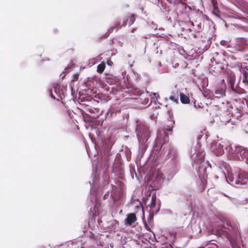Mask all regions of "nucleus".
I'll return each instance as SVG.
<instances>
[{
	"label": "nucleus",
	"instance_id": "nucleus-1",
	"mask_svg": "<svg viewBox=\"0 0 248 248\" xmlns=\"http://www.w3.org/2000/svg\"><path fill=\"white\" fill-rule=\"evenodd\" d=\"M215 177L216 179L225 180L228 183L235 187L248 186V173L247 172L232 173L228 171L226 175L221 168H218Z\"/></svg>",
	"mask_w": 248,
	"mask_h": 248
},
{
	"label": "nucleus",
	"instance_id": "nucleus-2",
	"mask_svg": "<svg viewBox=\"0 0 248 248\" xmlns=\"http://www.w3.org/2000/svg\"><path fill=\"white\" fill-rule=\"evenodd\" d=\"M218 233L222 234L225 233L227 238L232 248H237L240 247L243 242L242 237L246 238L248 236V227L245 230V232L248 233V235L243 234L241 235L239 230L236 224H231L226 222L222 226L218 229Z\"/></svg>",
	"mask_w": 248,
	"mask_h": 248
},
{
	"label": "nucleus",
	"instance_id": "nucleus-3",
	"mask_svg": "<svg viewBox=\"0 0 248 248\" xmlns=\"http://www.w3.org/2000/svg\"><path fill=\"white\" fill-rule=\"evenodd\" d=\"M136 132L139 143L138 157L140 159L143 156L150 142V133L146 124L138 122Z\"/></svg>",
	"mask_w": 248,
	"mask_h": 248
},
{
	"label": "nucleus",
	"instance_id": "nucleus-4",
	"mask_svg": "<svg viewBox=\"0 0 248 248\" xmlns=\"http://www.w3.org/2000/svg\"><path fill=\"white\" fill-rule=\"evenodd\" d=\"M167 131H172L171 127L160 128L157 131L156 138L155 140V145L160 149L162 146L165 143L169 141V136L166 133Z\"/></svg>",
	"mask_w": 248,
	"mask_h": 248
},
{
	"label": "nucleus",
	"instance_id": "nucleus-5",
	"mask_svg": "<svg viewBox=\"0 0 248 248\" xmlns=\"http://www.w3.org/2000/svg\"><path fill=\"white\" fill-rule=\"evenodd\" d=\"M190 159L192 161V165L196 170L198 168L199 169V171H201V170L203 171L205 170V168H202V164L204 161V155L199 152H195L190 156Z\"/></svg>",
	"mask_w": 248,
	"mask_h": 248
},
{
	"label": "nucleus",
	"instance_id": "nucleus-6",
	"mask_svg": "<svg viewBox=\"0 0 248 248\" xmlns=\"http://www.w3.org/2000/svg\"><path fill=\"white\" fill-rule=\"evenodd\" d=\"M227 141H224L221 140L213 142L212 143L211 149L212 151L217 155H223L226 150Z\"/></svg>",
	"mask_w": 248,
	"mask_h": 248
},
{
	"label": "nucleus",
	"instance_id": "nucleus-7",
	"mask_svg": "<svg viewBox=\"0 0 248 248\" xmlns=\"http://www.w3.org/2000/svg\"><path fill=\"white\" fill-rule=\"evenodd\" d=\"M179 163H173L170 162L168 166V170L166 172L168 175L167 179L170 180L177 173L179 170Z\"/></svg>",
	"mask_w": 248,
	"mask_h": 248
},
{
	"label": "nucleus",
	"instance_id": "nucleus-8",
	"mask_svg": "<svg viewBox=\"0 0 248 248\" xmlns=\"http://www.w3.org/2000/svg\"><path fill=\"white\" fill-rule=\"evenodd\" d=\"M226 143V148L225 151L228 156L230 158L236 159V157L238 156V149L239 146H232L228 142Z\"/></svg>",
	"mask_w": 248,
	"mask_h": 248
},
{
	"label": "nucleus",
	"instance_id": "nucleus-9",
	"mask_svg": "<svg viewBox=\"0 0 248 248\" xmlns=\"http://www.w3.org/2000/svg\"><path fill=\"white\" fill-rule=\"evenodd\" d=\"M238 150V156L236 157V159L244 160L245 159L246 163L248 164V150L240 146Z\"/></svg>",
	"mask_w": 248,
	"mask_h": 248
},
{
	"label": "nucleus",
	"instance_id": "nucleus-10",
	"mask_svg": "<svg viewBox=\"0 0 248 248\" xmlns=\"http://www.w3.org/2000/svg\"><path fill=\"white\" fill-rule=\"evenodd\" d=\"M164 178L159 174L155 176V177L150 185L154 189H159L162 186Z\"/></svg>",
	"mask_w": 248,
	"mask_h": 248
},
{
	"label": "nucleus",
	"instance_id": "nucleus-11",
	"mask_svg": "<svg viewBox=\"0 0 248 248\" xmlns=\"http://www.w3.org/2000/svg\"><path fill=\"white\" fill-rule=\"evenodd\" d=\"M168 157L170 159V162L179 163V156L177 151L174 149H171L168 153Z\"/></svg>",
	"mask_w": 248,
	"mask_h": 248
},
{
	"label": "nucleus",
	"instance_id": "nucleus-12",
	"mask_svg": "<svg viewBox=\"0 0 248 248\" xmlns=\"http://www.w3.org/2000/svg\"><path fill=\"white\" fill-rule=\"evenodd\" d=\"M226 197H228L227 195H225ZM230 199L231 202L236 206V207H239L240 206L244 205L246 204L248 202V200L247 199H236L235 198H232L231 197H229Z\"/></svg>",
	"mask_w": 248,
	"mask_h": 248
},
{
	"label": "nucleus",
	"instance_id": "nucleus-13",
	"mask_svg": "<svg viewBox=\"0 0 248 248\" xmlns=\"http://www.w3.org/2000/svg\"><path fill=\"white\" fill-rule=\"evenodd\" d=\"M137 220V217L134 213H131L127 215L124 219V224L126 225H131Z\"/></svg>",
	"mask_w": 248,
	"mask_h": 248
},
{
	"label": "nucleus",
	"instance_id": "nucleus-14",
	"mask_svg": "<svg viewBox=\"0 0 248 248\" xmlns=\"http://www.w3.org/2000/svg\"><path fill=\"white\" fill-rule=\"evenodd\" d=\"M235 81V78L234 75H230L228 76L227 78V81L228 83V86L231 88L232 91H234V83Z\"/></svg>",
	"mask_w": 248,
	"mask_h": 248
},
{
	"label": "nucleus",
	"instance_id": "nucleus-15",
	"mask_svg": "<svg viewBox=\"0 0 248 248\" xmlns=\"http://www.w3.org/2000/svg\"><path fill=\"white\" fill-rule=\"evenodd\" d=\"M215 95L216 97L221 98L225 95V89L217 88L215 90Z\"/></svg>",
	"mask_w": 248,
	"mask_h": 248
},
{
	"label": "nucleus",
	"instance_id": "nucleus-16",
	"mask_svg": "<svg viewBox=\"0 0 248 248\" xmlns=\"http://www.w3.org/2000/svg\"><path fill=\"white\" fill-rule=\"evenodd\" d=\"M180 98L182 104H189L190 102L189 97L184 93H180Z\"/></svg>",
	"mask_w": 248,
	"mask_h": 248
},
{
	"label": "nucleus",
	"instance_id": "nucleus-17",
	"mask_svg": "<svg viewBox=\"0 0 248 248\" xmlns=\"http://www.w3.org/2000/svg\"><path fill=\"white\" fill-rule=\"evenodd\" d=\"M135 21V17L133 15H131L130 16H129L126 20L125 22H124L122 26H125L127 24L129 26L131 25Z\"/></svg>",
	"mask_w": 248,
	"mask_h": 248
},
{
	"label": "nucleus",
	"instance_id": "nucleus-18",
	"mask_svg": "<svg viewBox=\"0 0 248 248\" xmlns=\"http://www.w3.org/2000/svg\"><path fill=\"white\" fill-rule=\"evenodd\" d=\"M168 1H169L170 3H173L174 5H175V4H181L183 6H184L185 8L186 9L187 7L189 9H190V7H189V6H187L185 3H182V0H168Z\"/></svg>",
	"mask_w": 248,
	"mask_h": 248
},
{
	"label": "nucleus",
	"instance_id": "nucleus-19",
	"mask_svg": "<svg viewBox=\"0 0 248 248\" xmlns=\"http://www.w3.org/2000/svg\"><path fill=\"white\" fill-rule=\"evenodd\" d=\"M54 92H55V93L56 94V95H55L53 93V91H52V89H50L49 90V95L50 96V97L53 99H57L58 100H59V98H58L57 97H59V96L58 94V93H57V90L56 88L54 89Z\"/></svg>",
	"mask_w": 248,
	"mask_h": 248
},
{
	"label": "nucleus",
	"instance_id": "nucleus-20",
	"mask_svg": "<svg viewBox=\"0 0 248 248\" xmlns=\"http://www.w3.org/2000/svg\"><path fill=\"white\" fill-rule=\"evenodd\" d=\"M105 67L106 65L104 63H100L97 65V72L99 74L102 73L105 68Z\"/></svg>",
	"mask_w": 248,
	"mask_h": 248
},
{
	"label": "nucleus",
	"instance_id": "nucleus-21",
	"mask_svg": "<svg viewBox=\"0 0 248 248\" xmlns=\"http://www.w3.org/2000/svg\"><path fill=\"white\" fill-rule=\"evenodd\" d=\"M242 82L245 84H248V72L245 71L242 74Z\"/></svg>",
	"mask_w": 248,
	"mask_h": 248
},
{
	"label": "nucleus",
	"instance_id": "nucleus-22",
	"mask_svg": "<svg viewBox=\"0 0 248 248\" xmlns=\"http://www.w3.org/2000/svg\"><path fill=\"white\" fill-rule=\"evenodd\" d=\"M156 197L152 196L150 207L151 209L154 208L155 206Z\"/></svg>",
	"mask_w": 248,
	"mask_h": 248
},
{
	"label": "nucleus",
	"instance_id": "nucleus-23",
	"mask_svg": "<svg viewBox=\"0 0 248 248\" xmlns=\"http://www.w3.org/2000/svg\"><path fill=\"white\" fill-rule=\"evenodd\" d=\"M169 99L176 104L178 103L179 97L177 96L170 95Z\"/></svg>",
	"mask_w": 248,
	"mask_h": 248
},
{
	"label": "nucleus",
	"instance_id": "nucleus-24",
	"mask_svg": "<svg viewBox=\"0 0 248 248\" xmlns=\"http://www.w3.org/2000/svg\"><path fill=\"white\" fill-rule=\"evenodd\" d=\"M161 248H173V247L170 244L165 243L162 245Z\"/></svg>",
	"mask_w": 248,
	"mask_h": 248
},
{
	"label": "nucleus",
	"instance_id": "nucleus-25",
	"mask_svg": "<svg viewBox=\"0 0 248 248\" xmlns=\"http://www.w3.org/2000/svg\"><path fill=\"white\" fill-rule=\"evenodd\" d=\"M171 95L177 96L178 97L179 95V92L177 89H176L173 91L171 93Z\"/></svg>",
	"mask_w": 248,
	"mask_h": 248
},
{
	"label": "nucleus",
	"instance_id": "nucleus-26",
	"mask_svg": "<svg viewBox=\"0 0 248 248\" xmlns=\"http://www.w3.org/2000/svg\"><path fill=\"white\" fill-rule=\"evenodd\" d=\"M212 5L215 8L216 4L217 3V0H211Z\"/></svg>",
	"mask_w": 248,
	"mask_h": 248
},
{
	"label": "nucleus",
	"instance_id": "nucleus-27",
	"mask_svg": "<svg viewBox=\"0 0 248 248\" xmlns=\"http://www.w3.org/2000/svg\"><path fill=\"white\" fill-rule=\"evenodd\" d=\"M172 17L175 19L177 20V18L178 17V14L176 13L175 12H173L172 14Z\"/></svg>",
	"mask_w": 248,
	"mask_h": 248
},
{
	"label": "nucleus",
	"instance_id": "nucleus-28",
	"mask_svg": "<svg viewBox=\"0 0 248 248\" xmlns=\"http://www.w3.org/2000/svg\"><path fill=\"white\" fill-rule=\"evenodd\" d=\"M153 95L154 96V97H155L156 95H157V97H159V94H157V93H152Z\"/></svg>",
	"mask_w": 248,
	"mask_h": 248
},
{
	"label": "nucleus",
	"instance_id": "nucleus-29",
	"mask_svg": "<svg viewBox=\"0 0 248 248\" xmlns=\"http://www.w3.org/2000/svg\"><path fill=\"white\" fill-rule=\"evenodd\" d=\"M145 227L146 228V230H149L150 228H149V227L148 226V225H147L145 224Z\"/></svg>",
	"mask_w": 248,
	"mask_h": 248
},
{
	"label": "nucleus",
	"instance_id": "nucleus-30",
	"mask_svg": "<svg viewBox=\"0 0 248 248\" xmlns=\"http://www.w3.org/2000/svg\"><path fill=\"white\" fill-rule=\"evenodd\" d=\"M190 23L191 24V25H194V24H193V22H190Z\"/></svg>",
	"mask_w": 248,
	"mask_h": 248
},
{
	"label": "nucleus",
	"instance_id": "nucleus-31",
	"mask_svg": "<svg viewBox=\"0 0 248 248\" xmlns=\"http://www.w3.org/2000/svg\"><path fill=\"white\" fill-rule=\"evenodd\" d=\"M223 82H224V79H223V80H222V83H223Z\"/></svg>",
	"mask_w": 248,
	"mask_h": 248
},
{
	"label": "nucleus",
	"instance_id": "nucleus-32",
	"mask_svg": "<svg viewBox=\"0 0 248 248\" xmlns=\"http://www.w3.org/2000/svg\"><path fill=\"white\" fill-rule=\"evenodd\" d=\"M117 28V26H115V27H113V28Z\"/></svg>",
	"mask_w": 248,
	"mask_h": 248
},
{
	"label": "nucleus",
	"instance_id": "nucleus-33",
	"mask_svg": "<svg viewBox=\"0 0 248 248\" xmlns=\"http://www.w3.org/2000/svg\"><path fill=\"white\" fill-rule=\"evenodd\" d=\"M67 68H68V67L65 68V70H66Z\"/></svg>",
	"mask_w": 248,
	"mask_h": 248
},
{
	"label": "nucleus",
	"instance_id": "nucleus-34",
	"mask_svg": "<svg viewBox=\"0 0 248 248\" xmlns=\"http://www.w3.org/2000/svg\"><path fill=\"white\" fill-rule=\"evenodd\" d=\"M241 40H242V41H244V39H241Z\"/></svg>",
	"mask_w": 248,
	"mask_h": 248
},
{
	"label": "nucleus",
	"instance_id": "nucleus-35",
	"mask_svg": "<svg viewBox=\"0 0 248 248\" xmlns=\"http://www.w3.org/2000/svg\"><path fill=\"white\" fill-rule=\"evenodd\" d=\"M247 72H248V71Z\"/></svg>",
	"mask_w": 248,
	"mask_h": 248
}]
</instances>
